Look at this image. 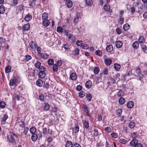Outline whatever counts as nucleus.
<instances>
[{
    "label": "nucleus",
    "mask_w": 147,
    "mask_h": 147,
    "mask_svg": "<svg viewBox=\"0 0 147 147\" xmlns=\"http://www.w3.org/2000/svg\"><path fill=\"white\" fill-rule=\"evenodd\" d=\"M62 61L61 60H58L57 62V65L59 67L61 66L62 65Z\"/></svg>",
    "instance_id": "59"
},
{
    "label": "nucleus",
    "mask_w": 147,
    "mask_h": 147,
    "mask_svg": "<svg viewBox=\"0 0 147 147\" xmlns=\"http://www.w3.org/2000/svg\"><path fill=\"white\" fill-rule=\"evenodd\" d=\"M32 18V16L30 14H28L26 15L25 18V20L27 22L29 21Z\"/></svg>",
    "instance_id": "13"
},
{
    "label": "nucleus",
    "mask_w": 147,
    "mask_h": 147,
    "mask_svg": "<svg viewBox=\"0 0 147 147\" xmlns=\"http://www.w3.org/2000/svg\"><path fill=\"white\" fill-rule=\"evenodd\" d=\"M76 44L78 46H81L83 44V42L81 40H78Z\"/></svg>",
    "instance_id": "57"
},
{
    "label": "nucleus",
    "mask_w": 147,
    "mask_h": 147,
    "mask_svg": "<svg viewBox=\"0 0 147 147\" xmlns=\"http://www.w3.org/2000/svg\"><path fill=\"white\" fill-rule=\"evenodd\" d=\"M36 131V129L35 127H33L30 129V131L32 134H35Z\"/></svg>",
    "instance_id": "23"
},
{
    "label": "nucleus",
    "mask_w": 147,
    "mask_h": 147,
    "mask_svg": "<svg viewBox=\"0 0 147 147\" xmlns=\"http://www.w3.org/2000/svg\"><path fill=\"white\" fill-rule=\"evenodd\" d=\"M67 36L68 40L70 42L73 43L76 42V38L74 36L71 34H68L67 33H65Z\"/></svg>",
    "instance_id": "2"
},
{
    "label": "nucleus",
    "mask_w": 147,
    "mask_h": 147,
    "mask_svg": "<svg viewBox=\"0 0 147 147\" xmlns=\"http://www.w3.org/2000/svg\"><path fill=\"white\" fill-rule=\"evenodd\" d=\"M106 50L108 52H111L113 50V47L111 45H107L106 47Z\"/></svg>",
    "instance_id": "8"
},
{
    "label": "nucleus",
    "mask_w": 147,
    "mask_h": 147,
    "mask_svg": "<svg viewBox=\"0 0 147 147\" xmlns=\"http://www.w3.org/2000/svg\"><path fill=\"white\" fill-rule=\"evenodd\" d=\"M133 47L135 49H137L139 46V43L137 41H135L132 45Z\"/></svg>",
    "instance_id": "28"
},
{
    "label": "nucleus",
    "mask_w": 147,
    "mask_h": 147,
    "mask_svg": "<svg viewBox=\"0 0 147 147\" xmlns=\"http://www.w3.org/2000/svg\"><path fill=\"white\" fill-rule=\"evenodd\" d=\"M57 32H63V29L61 27H58L57 29Z\"/></svg>",
    "instance_id": "60"
},
{
    "label": "nucleus",
    "mask_w": 147,
    "mask_h": 147,
    "mask_svg": "<svg viewBox=\"0 0 147 147\" xmlns=\"http://www.w3.org/2000/svg\"><path fill=\"white\" fill-rule=\"evenodd\" d=\"M48 56L49 55L47 54L46 53H44L43 54H41L39 55L40 58H41L45 59H47L48 58Z\"/></svg>",
    "instance_id": "18"
},
{
    "label": "nucleus",
    "mask_w": 147,
    "mask_h": 147,
    "mask_svg": "<svg viewBox=\"0 0 147 147\" xmlns=\"http://www.w3.org/2000/svg\"><path fill=\"white\" fill-rule=\"evenodd\" d=\"M26 61H28L29 60H30L32 59V57L30 55H27L25 56Z\"/></svg>",
    "instance_id": "54"
},
{
    "label": "nucleus",
    "mask_w": 147,
    "mask_h": 147,
    "mask_svg": "<svg viewBox=\"0 0 147 147\" xmlns=\"http://www.w3.org/2000/svg\"><path fill=\"white\" fill-rule=\"evenodd\" d=\"M5 7L3 5H1L0 7V13H3L5 11Z\"/></svg>",
    "instance_id": "36"
},
{
    "label": "nucleus",
    "mask_w": 147,
    "mask_h": 147,
    "mask_svg": "<svg viewBox=\"0 0 147 147\" xmlns=\"http://www.w3.org/2000/svg\"><path fill=\"white\" fill-rule=\"evenodd\" d=\"M130 28V25L128 24H125L123 26V29L125 31L127 30Z\"/></svg>",
    "instance_id": "25"
},
{
    "label": "nucleus",
    "mask_w": 147,
    "mask_h": 147,
    "mask_svg": "<svg viewBox=\"0 0 147 147\" xmlns=\"http://www.w3.org/2000/svg\"><path fill=\"white\" fill-rule=\"evenodd\" d=\"M29 46L32 49H34L36 47L35 44L33 41H32L30 42Z\"/></svg>",
    "instance_id": "33"
},
{
    "label": "nucleus",
    "mask_w": 147,
    "mask_h": 147,
    "mask_svg": "<svg viewBox=\"0 0 147 147\" xmlns=\"http://www.w3.org/2000/svg\"><path fill=\"white\" fill-rule=\"evenodd\" d=\"M32 7H34L36 5L35 2L32 0L31 1L29 4Z\"/></svg>",
    "instance_id": "58"
},
{
    "label": "nucleus",
    "mask_w": 147,
    "mask_h": 147,
    "mask_svg": "<svg viewBox=\"0 0 147 147\" xmlns=\"http://www.w3.org/2000/svg\"><path fill=\"white\" fill-rule=\"evenodd\" d=\"M123 45V43L120 40H118L116 42V46L117 48H120Z\"/></svg>",
    "instance_id": "11"
},
{
    "label": "nucleus",
    "mask_w": 147,
    "mask_h": 147,
    "mask_svg": "<svg viewBox=\"0 0 147 147\" xmlns=\"http://www.w3.org/2000/svg\"><path fill=\"white\" fill-rule=\"evenodd\" d=\"M86 3L88 5L90 6L92 3V0H86Z\"/></svg>",
    "instance_id": "45"
},
{
    "label": "nucleus",
    "mask_w": 147,
    "mask_h": 147,
    "mask_svg": "<svg viewBox=\"0 0 147 147\" xmlns=\"http://www.w3.org/2000/svg\"><path fill=\"white\" fill-rule=\"evenodd\" d=\"M48 14L46 12L44 13L42 15V20H47L48 18Z\"/></svg>",
    "instance_id": "15"
},
{
    "label": "nucleus",
    "mask_w": 147,
    "mask_h": 147,
    "mask_svg": "<svg viewBox=\"0 0 147 147\" xmlns=\"http://www.w3.org/2000/svg\"><path fill=\"white\" fill-rule=\"evenodd\" d=\"M125 100L124 98L121 97L119 100V102L121 105L123 104L125 102Z\"/></svg>",
    "instance_id": "22"
},
{
    "label": "nucleus",
    "mask_w": 147,
    "mask_h": 147,
    "mask_svg": "<svg viewBox=\"0 0 147 147\" xmlns=\"http://www.w3.org/2000/svg\"><path fill=\"white\" fill-rule=\"evenodd\" d=\"M36 85L39 86H41L43 85V82L42 80L40 79L36 81Z\"/></svg>",
    "instance_id": "21"
},
{
    "label": "nucleus",
    "mask_w": 147,
    "mask_h": 147,
    "mask_svg": "<svg viewBox=\"0 0 147 147\" xmlns=\"http://www.w3.org/2000/svg\"><path fill=\"white\" fill-rule=\"evenodd\" d=\"M105 130L107 132L110 133L111 132V129L109 127H107L105 129Z\"/></svg>",
    "instance_id": "62"
},
{
    "label": "nucleus",
    "mask_w": 147,
    "mask_h": 147,
    "mask_svg": "<svg viewBox=\"0 0 147 147\" xmlns=\"http://www.w3.org/2000/svg\"><path fill=\"white\" fill-rule=\"evenodd\" d=\"M141 70L140 68L139 67H137L135 69L134 74L135 76H137L141 74Z\"/></svg>",
    "instance_id": "4"
},
{
    "label": "nucleus",
    "mask_w": 147,
    "mask_h": 147,
    "mask_svg": "<svg viewBox=\"0 0 147 147\" xmlns=\"http://www.w3.org/2000/svg\"><path fill=\"white\" fill-rule=\"evenodd\" d=\"M31 138L32 141H36L38 138L37 135L36 133L32 134Z\"/></svg>",
    "instance_id": "19"
},
{
    "label": "nucleus",
    "mask_w": 147,
    "mask_h": 147,
    "mask_svg": "<svg viewBox=\"0 0 147 147\" xmlns=\"http://www.w3.org/2000/svg\"><path fill=\"white\" fill-rule=\"evenodd\" d=\"M73 146L72 142L68 140L65 143V147H73Z\"/></svg>",
    "instance_id": "12"
},
{
    "label": "nucleus",
    "mask_w": 147,
    "mask_h": 147,
    "mask_svg": "<svg viewBox=\"0 0 147 147\" xmlns=\"http://www.w3.org/2000/svg\"><path fill=\"white\" fill-rule=\"evenodd\" d=\"M18 82V80L16 78L11 79L9 83V84L10 86H16Z\"/></svg>",
    "instance_id": "3"
},
{
    "label": "nucleus",
    "mask_w": 147,
    "mask_h": 147,
    "mask_svg": "<svg viewBox=\"0 0 147 147\" xmlns=\"http://www.w3.org/2000/svg\"><path fill=\"white\" fill-rule=\"evenodd\" d=\"M114 69L117 71L119 70L121 68L120 65L117 63L115 64L114 65Z\"/></svg>",
    "instance_id": "27"
},
{
    "label": "nucleus",
    "mask_w": 147,
    "mask_h": 147,
    "mask_svg": "<svg viewBox=\"0 0 147 147\" xmlns=\"http://www.w3.org/2000/svg\"><path fill=\"white\" fill-rule=\"evenodd\" d=\"M6 104L4 101H1L0 102V107L2 108H4Z\"/></svg>",
    "instance_id": "42"
},
{
    "label": "nucleus",
    "mask_w": 147,
    "mask_h": 147,
    "mask_svg": "<svg viewBox=\"0 0 147 147\" xmlns=\"http://www.w3.org/2000/svg\"><path fill=\"white\" fill-rule=\"evenodd\" d=\"M139 42L140 43H143L145 42V39L142 36H140L139 38Z\"/></svg>",
    "instance_id": "26"
},
{
    "label": "nucleus",
    "mask_w": 147,
    "mask_h": 147,
    "mask_svg": "<svg viewBox=\"0 0 147 147\" xmlns=\"http://www.w3.org/2000/svg\"><path fill=\"white\" fill-rule=\"evenodd\" d=\"M67 7L68 8H71L72 6V2L71 0H69L66 3Z\"/></svg>",
    "instance_id": "34"
},
{
    "label": "nucleus",
    "mask_w": 147,
    "mask_h": 147,
    "mask_svg": "<svg viewBox=\"0 0 147 147\" xmlns=\"http://www.w3.org/2000/svg\"><path fill=\"white\" fill-rule=\"evenodd\" d=\"M16 124L17 125H19L20 127H23L24 126V123L23 121H22L20 122L16 123Z\"/></svg>",
    "instance_id": "30"
},
{
    "label": "nucleus",
    "mask_w": 147,
    "mask_h": 147,
    "mask_svg": "<svg viewBox=\"0 0 147 147\" xmlns=\"http://www.w3.org/2000/svg\"><path fill=\"white\" fill-rule=\"evenodd\" d=\"M42 24L46 27L48 26L50 23V21L48 20H42Z\"/></svg>",
    "instance_id": "7"
},
{
    "label": "nucleus",
    "mask_w": 147,
    "mask_h": 147,
    "mask_svg": "<svg viewBox=\"0 0 147 147\" xmlns=\"http://www.w3.org/2000/svg\"><path fill=\"white\" fill-rule=\"evenodd\" d=\"M124 18L122 16H120L119 18V23L121 24H122L124 22Z\"/></svg>",
    "instance_id": "43"
},
{
    "label": "nucleus",
    "mask_w": 147,
    "mask_h": 147,
    "mask_svg": "<svg viewBox=\"0 0 147 147\" xmlns=\"http://www.w3.org/2000/svg\"><path fill=\"white\" fill-rule=\"evenodd\" d=\"M135 123L133 121L130 122L129 124V126L131 128H133L135 126Z\"/></svg>",
    "instance_id": "38"
},
{
    "label": "nucleus",
    "mask_w": 147,
    "mask_h": 147,
    "mask_svg": "<svg viewBox=\"0 0 147 147\" xmlns=\"http://www.w3.org/2000/svg\"><path fill=\"white\" fill-rule=\"evenodd\" d=\"M50 108V105L48 103H45L43 109L45 111L48 110Z\"/></svg>",
    "instance_id": "24"
},
{
    "label": "nucleus",
    "mask_w": 147,
    "mask_h": 147,
    "mask_svg": "<svg viewBox=\"0 0 147 147\" xmlns=\"http://www.w3.org/2000/svg\"><path fill=\"white\" fill-rule=\"evenodd\" d=\"M41 64V63L40 62L37 61L36 63H35L34 66L36 68H38L40 67Z\"/></svg>",
    "instance_id": "39"
},
{
    "label": "nucleus",
    "mask_w": 147,
    "mask_h": 147,
    "mask_svg": "<svg viewBox=\"0 0 147 147\" xmlns=\"http://www.w3.org/2000/svg\"><path fill=\"white\" fill-rule=\"evenodd\" d=\"M58 66L56 64L53 65V69L54 72H56L58 69Z\"/></svg>",
    "instance_id": "37"
},
{
    "label": "nucleus",
    "mask_w": 147,
    "mask_h": 147,
    "mask_svg": "<svg viewBox=\"0 0 147 147\" xmlns=\"http://www.w3.org/2000/svg\"><path fill=\"white\" fill-rule=\"evenodd\" d=\"M30 28V25L29 23L24 25L22 27V31H28L29 30Z\"/></svg>",
    "instance_id": "5"
},
{
    "label": "nucleus",
    "mask_w": 147,
    "mask_h": 147,
    "mask_svg": "<svg viewBox=\"0 0 147 147\" xmlns=\"http://www.w3.org/2000/svg\"><path fill=\"white\" fill-rule=\"evenodd\" d=\"M65 49H69V45L68 44H66L63 45Z\"/></svg>",
    "instance_id": "64"
},
{
    "label": "nucleus",
    "mask_w": 147,
    "mask_h": 147,
    "mask_svg": "<svg viewBox=\"0 0 147 147\" xmlns=\"http://www.w3.org/2000/svg\"><path fill=\"white\" fill-rule=\"evenodd\" d=\"M94 132V133L93 134V135L94 136H97L98 135V131L95 129L93 131Z\"/></svg>",
    "instance_id": "52"
},
{
    "label": "nucleus",
    "mask_w": 147,
    "mask_h": 147,
    "mask_svg": "<svg viewBox=\"0 0 147 147\" xmlns=\"http://www.w3.org/2000/svg\"><path fill=\"white\" fill-rule=\"evenodd\" d=\"M119 141L120 143L124 144H125L127 142V141L123 139H120Z\"/></svg>",
    "instance_id": "56"
},
{
    "label": "nucleus",
    "mask_w": 147,
    "mask_h": 147,
    "mask_svg": "<svg viewBox=\"0 0 147 147\" xmlns=\"http://www.w3.org/2000/svg\"><path fill=\"white\" fill-rule=\"evenodd\" d=\"M92 85V82L90 80H89L87 81L85 84V86L88 89H89L91 88Z\"/></svg>",
    "instance_id": "9"
},
{
    "label": "nucleus",
    "mask_w": 147,
    "mask_h": 147,
    "mask_svg": "<svg viewBox=\"0 0 147 147\" xmlns=\"http://www.w3.org/2000/svg\"><path fill=\"white\" fill-rule=\"evenodd\" d=\"M18 0H13V2L11 3V5L13 6H14L16 5L18 3Z\"/></svg>",
    "instance_id": "50"
},
{
    "label": "nucleus",
    "mask_w": 147,
    "mask_h": 147,
    "mask_svg": "<svg viewBox=\"0 0 147 147\" xmlns=\"http://www.w3.org/2000/svg\"><path fill=\"white\" fill-rule=\"evenodd\" d=\"M11 67L9 65L7 66L5 68V72L6 73H9L11 71Z\"/></svg>",
    "instance_id": "32"
},
{
    "label": "nucleus",
    "mask_w": 147,
    "mask_h": 147,
    "mask_svg": "<svg viewBox=\"0 0 147 147\" xmlns=\"http://www.w3.org/2000/svg\"><path fill=\"white\" fill-rule=\"evenodd\" d=\"M39 77L41 78H43L46 76V74L45 72L40 71L38 74Z\"/></svg>",
    "instance_id": "17"
},
{
    "label": "nucleus",
    "mask_w": 147,
    "mask_h": 147,
    "mask_svg": "<svg viewBox=\"0 0 147 147\" xmlns=\"http://www.w3.org/2000/svg\"><path fill=\"white\" fill-rule=\"evenodd\" d=\"M116 31L117 34H120L121 33V30L119 28H117L116 29Z\"/></svg>",
    "instance_id": "63"
},
{
    "label": "nucleus",
    "mask_w": 147,
    "mask_h": 147,
    "mask_svg": "<svg viewBox=\"0 0 147 147\" xmlns=\"http://www.w3.org/2000/svg\"><path fill=\"white\" fill-rule=\"evenodd\" d=\"M112 60L109 58L106 59L105 60V63L107 66L110 65L112 63Z\"/></svg>",
    "instance_id": "6"
},
{
    "label": "nucleus",
    "mask_w": 147,
    "mask_h": 147,
    "mask_svg": "<svg viewBox=\"0 0 147 147\" xmlns=\"http://www.w3.org/2000/svg\"><path fill=\"white\" fill-rule=\"evenodd\" d=\"M111 135L113 138H116L118 137V134L115 133H112L111 134Z\"/></svg>",
    "instance_id": "49"
},
{
    "label": "nucleus",
    "mask_w": 147,
    "mask_h": 147,
    "mask_svg": "<svg viewBox=\"0 0 147 147\" xmlns=\"http://www.w3.org/2000/svg\"><path fill=\"white\" fill-rule=\"evenodd\" d=\"M99 68L98 67H95L94 69V72L96 74H98L99 71Z\"/></svg>",
    "instance_id": "46"
},
{
    "label": "nucleus",
    "mask_w": 147,
    "mask_h": 147,
    "mask_svg": "<svg viewBox=\"0 0 147 147\" xmlns=\"http://www.w3.org/2000/svg\"><path fill=\"white\" fill-rule=\"evenodd\" d=\"M84 126L86 129H88L89 127L88 122L85 121L84 122Z\"/></svg>",
    "instance_id": "40"
},
{
    "label": "nucleus",
    "mask_w": 147,
    "mask_h": 147,
    "mask_svg": "<svg viewBox=\"0 0 147 147\" xmlns=\"http://www.w3.org/2000/svg\"><path fill=\"white\" fill-rule=\"evenodd\" d=\"M22 96L20 94H15V98L17 99L18 100H19L20 98Z\"/></svg>",
    "instance_id": "61"
},
{
    "label": "nucleus",
    "mask_w": 147,
    "mask_h": 147,
    "mask_svg": "<svg viewBox=\"0 0 147 147\" xmlns=\"http://www.w3.org/2000/svg\"><path fill=\"white\" fill-rule=\"evenodd\" d=\"M82 106L84 109V112L85 113H87L89 112L87 107L86 105L83 104L82 105Z\"/></svg>",
    "instance_id": "35"
},
{
    "label": "nucleus",
    "mask_w": 147,
    "mask_h": 147,
    "mask_svg": "<svg viewBox=\"0 0 147 147\" xmlns=\"http://www.w3.org/2000/svg\"><path fill=\"white\" fill-rule=\"evenodd\" d=\"M137 76L139 77V80L140 81L143 79L144 77V75L142 74H139V75H138Z\"/></svg>",
    "instance_id": "55"
},
{
    "label": "nucleus",
    "mask_w": 147,
    "mask_h": 147,
    "mask_svg": "<svg viewBox=\"0 0 147 147\" xmlns=\"http://www.w3.org/2000/svg\"><path fill=\"white\" fill-rule=\"evenodd\" d=\"M85 92L83 91H82L79 93V96L81 98H82L85 96Z\"/></svg>",
    "instance_id": "44"
},
{
    "label": "nucleus",
    "mask_w": 147,
    "mask_h": 147,
    "mask_svg": "<svg viewBox=\"0 0 147 147\" xmlns=\"http://www.w3.org/2000/svg\"><path fill=\"white\" fill-rule=\"evenodd\" d=\"M48 64L50 65H52L54 63V60L53 59H50L48 61Z\"/></svg>",
    "instance_id": "48"
},
{
    "label": "nucleus",
    "mask_w": 147,
    "mask_h": 147,
    "mask_svg": "<svg viewBox=\"0 0 147 147\" xmlns=\"http://www.w3.org/2000/svg\"><path fill=\"white\" fill-rule=\"evenodd\" d=\"M33 75L34 76H37L38 74V69H36L33 70Z\"/></svg>",
    "instance_id": "51"
},
{
    "label": "nucleus",
    "mask_w": 147,
    "mask_h": 147,
    "mask_svg": "<svg viewBox=\"0 0 147 147\" xmlns=\"http://www.w3.org/2000/svg\"><path fill=\"white\" fill-rule=\"evenodd\" d=\"M70 78L72 80H76L77 78L76 74L75 73H73L70 75Z\"/></svg>",
    "instance_id": "10"
},
{
    "label": "nucleus",
    "mask_w": 147,
    "mask_h": 147,
    "mask_svg": "<svg viewBox=\"0 0 147 147\" xmlns=\"http://www.w3.org/2000/svg\"><path fill=\"white\" fill-rule=\"evenodd\" d=\"M141 45L142 49L144 52L147 49V47L146 45L143 43Z\"/></svg>",
    "instance_id": "41"
},
{
    "label": "nucleus",
    "mask_w": 147,
    "mask_h": 147,
    "mask_svg": "<svg viewBox=\"0 0 147 147\" xmlns=\"http://www.w3.org/2000/svg\"><path fill=\"white\" fill-rule=\"evenodd\" d=\"M134 105V103L132 101H129L127 104V106L129 108H133Z\"/></svg>",
    "instance_id": "20"
},
{
    "label": "nucleus",
    "mask_w": 147,
    "mask_h": 147,
    "mask_svg": "<svg viewBox=\"0 0 147 147\" xmlns=\"http://www.w3.org/2000/svg\"><path fill=\"white\" fill-rule=\"evenodd\" d=\"M124 94V92L123 90H120L117 93V95L118 97H121L123 96Z\"/></svg>",
    "instance_id": "14"
},
{
    "label": "nucleus",
    "mask_w": 147,
    "mask_h": 147,
    "mask_svg": "<svg viewBox=\"0 0 147 147\" xmlns=\"http://www.w3.org/2000/svg\"><path fill=\"white\" fill-rule=\"evenodd\" d=\"M103 8L105 11H108L110 9V6L108 4H106L104 6Z\"/></svg>",
    "instance_id": "31"
},
{
    "label": "nucleus",
    "mask_w": 147,
    "mask_h": 147,
    "mask_svg": "<svg viewBox=\"0 0 147 147\" xmlns=\"http://www.w3.org/2000/svg\"><path fill=\"white\" fill-rule=\"evenodd\" d=\"M138 140L137 139H134L133 140L130 142V144L132 146H134L138 143Z\"/></svg>",
    "instance_id": "16"
},
{
    "label": "nucleus",
    "mask_w": 147,
    "mask_h": 147,
    "mask_svg": "<svg viewBox=\"0 0 147 147\" xmlns=\"http://www.w3.org/2000/svg\"><path fill=\"white\" fill-rule=\"evenodd\" d=\"M86 96L88 101H90L91 100L92 98V95L91 94H87Z\"/></svg>",
    "instance_id": "47"
},
{
    "label": "nucleus",
    "mask_w": 147,
    "mask_h": 147,
    "mask_svg": "<svg viewBox=\"0 0 147 147\" xmlns=\"http://www.w3.org/2000/svg\"><path fill=\"white\" fill-rule=\"evenodd\" d=\"M80 18L79 16H77L74 19V22L76 23H77L79 22V18Z\"/></svg>",
    "instance_id": "53"
},
{
    "label": "nucleus",
    "mask_w": 147,
    "mask_h": 147,
    "mask_svg": "<svg viewBox=\"0 0 147 147\" xmlns=\"http://www.w3.org/2000/svg\"><path fill=\"white\" fill-rule=\"evenodd\" d=\"M9 133L10 134L7 137V139L9 142L14 143L17 136L16 134L13 132H10Z\"/></svg>",
    "instance_id": "1"
},
{
    "label": "nucleus",
    "mask_w": 147,
    "mask_h": 147,
    "mask_svg": "<svg viewBox=\"0 0 147 147\" xmlns=\"http://www.w3.org/2000/svg\"><path fill=\"white\" fill-rule=\"evenodd\" d=\"M79 130V127L78 124L75 125V126L74 127L73 131H74L75 133H76L78 132Z\"/></svg>",
    "instance_id": "29"
}]
</instances>
